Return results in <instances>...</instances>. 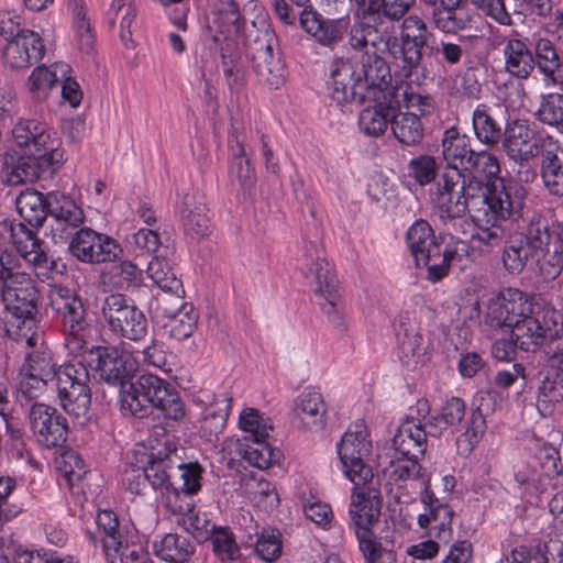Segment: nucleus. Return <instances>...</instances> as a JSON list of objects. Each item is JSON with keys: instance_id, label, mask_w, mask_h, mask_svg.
I'll return each mask as SVG.
<instances>
[{"instance_id": "obj_1", "label": "nucleus", "mask_w": 563, "mask_h": 563, "mask_svg": "<svg viewBox=\"0 0 563 563\" xmlns=\"http://www.w3.org/2000/svg\"><path fill=\"white\" fill-rule=\"evenodd\" d=\"M475 150L466 134L446 129L441 140V157L445 163L431 192V201L442 219L464 216L474 199L481 197L483 180L466 175Z\"/></svg>"}, {"instance_id": "obj_2", "label": "nucleus", "mask_w": 563, "mask_h": 563, "mask_svg": "<svg viewBox=\"0 0 563 563\" xmlns=\"http://www.w3.org/2000/svg\"><path fill=\"white\" fill-rule=\"evenodd\" d=\"M329 74L330 97L339 106L349 102L363 104L375 99L377 91L390 80L388 64L376 58L373 65L360 62L358 68L349 59L336 58L331 62Z\"/></svg>"}, {"instance_id": "obj_3", "label": "nucleus", "mask_w": 563, "mask_h": 563, "mask_svg": "<svg viewBox=\"0 0 563 563\" xmlns=\"http://www.w3.org/2000/svg\"><path fill=\"white\" fill-rule=\"evenodd\" d=\"M120 396L123 415L143 418L152 408H156L172 420H179L185 416L179 395L169 383L156 375H141L135 382L123 385Z\"/></svg>"}, {"instance_id": "obj_4", "label": "nucleus", "mask_w": 563, "mask_h": 563, "mask_svg": "<svg viewBox=\"0 0 563 563\" xmlns=\"http://www.w3.org/2000/svg\"><path fill=\"white\" fill-rule=\"evenodd\" d=\"M21 280L9 282L0 287L4 306V331L14 341H25L27 346H35L36 314L38 292L31 277L20 276Z\"/></svg>"}, {"instance_id": "obj_5", "label": "nucleus", "mask_w": 563, "mask_h": 563, "mask_svg": "<svg viewBox=\"0 0 563 563\" xmlns=\"http://www.w3.org/2000/svg\"><path fill=\"white\" fill-rule=\"evenodd\" d=\"M11 239L19 255L9 251L0 254V287L8 285L9 282L21 280L18 278L20 276L31 277L22 271L20 257L33 267L40 280L47 279L55 267V262L49 260L44 242L23 222L11 225Z\"/></svg>"}, {"instance_id": "obj_6", "label": "nucleus", "mask_w": 563, "mask_h": 563, "mask_svg": "<svg viewBox=\"0 0 563 563\" xmlns=\"http://www.w3.org/2000/svg\"><path fill=\"white\" fill-rule=\"evenodd\" d=\"M49 307L60 323L65 346L71 354L79 355L87 349L89 323L82 300L75 289L62 284L49 285Z\"/></svg>"}, {"instance_id": "obj_7", "label": "nucleus", "mask_w": 563, "mask_h": 563, "mask_svg": "<svg viewBox=\"0 0 563 563\" xmlns=\"http://www.w3.org/2000/svg\"><path fill=\"white\" fill-rule=\"evenodd\" d=\"M174 442L166 441L164 448L148 455L143 468L145 478L154 490L159 492L161 503L170 514H187L191 510L192 501L188 500L170 482L169 470L176 466L178 459Z\"/></svg>"}, {"instance_id": "obj_8", "label": "nucleus", "mask_w": 563, "mask_h": 563, "mask_svg": "<svg viewBox=\"0 0 563 563\" xmlns=\"http://www.w3.org/2000/svg\"><path fill=\"white\" fill-rule=\"evenodd\" d=\"M518 318L511 329L518 349L525 352L537 351L545 339H553L563 329L559 311L530 302L529 312Z\"/></svg>"}, {"instance_id": "obj_9", "label": "nucleus", "mask_w": 563, "mask_h": 563, "mask_svg": "<svg viewBox=\"0 0 563 563\" xmlns=\"http://www.w3.org/2000/svg\"><path fill=\"white\" fill-rule=\"evenodd\" d=\"M526 195V189L522 186L511 181L507 183L505 179L483 181L481 197L474 199L470 207L482 200L483 207L476 210V214L505 222L520 216Z\"/></svg>"}, {"instance_id": "obj_10", "label": "nucleus", "mask_w": 563, "mask_h": 563, "mask_svg": "<svg viewBox=\"0 0 563 563\" xmlns=\"http://www.w3.org/2000/svg\"><path fill=\"white\" fill-rule=\"evenodd\" d=\"M101 314L109 330L118 336L137 342L147 335L148 322L145 314L123 294L106 296Z\"/></svg>"}, {"instance_id": "obj_11", "label": "nucleus", "mask_w": 563, "mask_h": 563, "mask_svg": "<svg viewBox=\"0 0 563 563\" xmlns=\"http://www.w3.org/2000/svg\"><path fill=\"white\" fill-rule=\"evenodd\" d=\"M400 34L396 35L397 48L390 47V58L401 67L402 76L409 77L422 62V51L433 38L426 21L417 15H407L399 25Z\"/></svg>"}, {"instance_id": "obj_12", "label": "nucleus", "mask_w": 563, "mask_h": 563, "mask_svg": "<svg viewBox=\"0 0 563 563\" xmlns=\"http://www.w3.org/2000/svg\"><path fill=\"white\" fill-rule=\"evenodd\" d=\"M101 534L102 548L110 563H146L147 553L142 545L133 542L128 530L119 523L111 510H100L96 519Z\"/></svg>"}, {"instance_id": "obj_13", "label": "nucleus", "mask_w": 563, "mask_h": 563, "mask_svg": "<svg viewBox=\"0 0 563 563\" xmlns=\"http://www.w3.org/2000/svg\"><path fill=\"white\" fill-rule=\"evenodd\" d=\"M372 442L368 440L367 428L363 422L349 427L338 444V454L346 477L355 485H365L373 478L369 466L364 459L371 453Z\"/></svg>"}, {"instance_id": "obj_14", "label": "nucleus", "mask_w": 563, "mask_h": 563, "mask_svg": "<svg viewBox=\"0 0 563 563\" xmlns=\"http://www.w3.org/2000/svg\"><path fill=\"white\" fill-rule=\"evenodd\" d=\"M11 133L15 145L25 154L43 156L59 166L64 162L60 141L46 123L34 119H20Z\"/></svg>"}, {"instance_id": "obj_15", "label": "nucleus", "mask_w": 563, "mask_h": 563, "mask_svg": "<svg viewBox=\"0 0 563 563\" xmlns=\"http://www.w3.org/2000/svg\"><path fill=\"white\" fill-rule=\"evenodd\" d=\"M347 44L362 53L361 63L373 65L376 59H384V55L390 57V47L396 46L394 26L383 23L356 21L347 27Z\"/></svg>"}, {"instance_id": "obj_16", "label": "nucleus", "mask_w": 563, "mask_h": 563, "mask_svg": "<svg viewBox=\"0 0 563 563\" xmlns=\"http://www.w3.org/2000/svg\"><path fill=\"white\" fill-rule=\"evenodd\" d=\"M0 34L12 35L3 49L4 63L12 69L27 68L44 54L40 35L30 30H19L9 12H0Z\"/></svg>"}, {"instance_id": "obj_17", "label": "nucleus", "mask_w": 563, "mask_h": 563, "mask_svg": "<svg viewBox=\"0 0 563 563\" xmlns=\"http://www.w3.org/2000/svg\"><path fill=\"white\" fill-rule=\"evenodd\" d=\"M276 37L273 31H260L247 44V56L258 79L269 88H279L285 79V67L278 54H275Z\"/></svg>"}, {"instance_id": "obj_18", "label": "nucleus", "mask_w": 563, "mask_h": 563, "mask_svg": "<svg viewBox=\"0 0 563 563\" xmlns=\"http://www.w3.org/2000/svg\"><path fill=\"white\" fill-rule=\"evenodd\" d=\"M59 165L45 157L8 151L1 161L0 179L9 186L32 184L45 175H52Z\"/></svg>"}, {"instance_id": "obj_19", "label": "nucleus", "mask_w": 563, "mask_h": 563, "mask_svg": "<svg viewBox=\"0 0 563 563\" xmlns=\"http://www.w3.org/2000/svg\"><path fill=\"white\" fill-rule=\"evenodd\" d=\"M69 251L80 262L104 263L114 261L122 250L112 238L90 228H80L71 236Z\"/></svg>"}, {"instance_id": "obj_20", "label": "nucleus", "mask_w": 563, "mask_h": 563, "mask_svg": "<svg viewBox=\"0 0 563 563\" xmlns=\"http://www.w3.org/2000/svg\"><path fill=\"white\" fill-rule=\"evenodd\" d=\"M534 461L536 465L519 470L515 478L520 485H526L531 493L542 496L547 493V484L561 478V459L555 448L544 445L536 453Z\"/></svg>"}, {"instance_id": "obj_21", "label": "nucleus", "mask_w": 563, "mask_h": 563, "mask_svg": "<svg viewBox=\"0 0 563 563\" xmlns=\"http://www.w3.org/2000/svg\"><path fill=\"white\" fill-rule=\"evenodd\" d=\"M29 418L31 430L43 446L60 448L66 442L67 420L56 408L36 402L31 407Z\"/></svg>"}, {"instance_id": "obj_22", "label": "nucleus", "mask_w": 563, "mask_h": 563, "mask_svg": "<svg viewBox=\"0 0 563 563\" xmlns=\"http://www.w3.org/2000/svg\"><path fill=\"white\" fill-rule=\"evenodd\" d=\"M531 297L516 288H508L487 305L484 321L490 328H510L518 322V318L529 312Z\"/></svg>"}, {"instance_id": "obj_23", "label": "nucleus", "mask_w": 563, "mask_h": 563, "mask_svg": "<svg viewBox=\"0 0 563 563\" xmlns=\"http://www.w3.org/2000/svg\"><path fill=\"white\" fill-rule=\"evenodd\" d=\"M89 353L96 356L95 369L99 378L110 385H119L121 389L136 371L132 355L114 346H91Z\"/></svg>"}, {"instance_id": "obj_24", "label": "nucleus", "mask_w": 563, "mask_h": 563, "mask_svg": "<svg viewBox=\"0 0 563 563\" xmlns=\"http://www.w3.org/2000/svg\"><path fill=\"white\" fill-rule=\"evenodd\" d=\"M501 146L511 161H531L542 147V139L526 121L515 120L507 123Z\"/></svg>"}, {"instance_id": "obj_25", "label": "nucleus", "mask_w": 563, "mask_h": 563, "mask_svg": "<svg viewBox=\"0 0 563 563\" xmlns=\"http://www.w3.org/2000/svg\"><path fill=\"white\" fill-rule=\"evenodd\" d=\"M47 210L54 219L52 224L54 238L68 239L73 236L86 220L82 208L75 200L59 192L47 195Z\"/></svg>"}, {"instance_id": "obj_26", "label": "nucleus", "mask_w": 563, "mask_h": 563, "mask_svg": "<svg viewBox=\"0 0 563 563\" xmlns=\"http://www.w3.org/2000/svg\"><path fill=\"white\" fill-rule=\"evenodd\" d=\"M299 21L306 33L311 35L320 45L328 47L339 44L349 27L347 19H325L312 10L311 7L302 10Z\"/></svg>"}, {"instance_id": "obj_27", "label": "nucleus", "mask_w": 563, "mask_h": 563, "mask_svg": "<svg viewBox=\"0 0 563 563\" xmlns=\"http://www.w3.org/2000/svg\"><path fill=\"white\" fill-rule=\"evenodd\" d=\"M405 241L417 267H427L439 256L440 243L427 220H416L407 230Z\"/></svg>"}, {"instance_id": "obj_28", "label": "nucleus", "mask_w": 563, "mask_h": 563, "mask_svg": "<svg viewBox=\"0 0 563 563\" xmlns=\"http://www.w3.org/2000/svg\"><path fill=\"white\" fill-rule=\"evenodd\" d=\"M522 236L525 244L532 252V261L539 265L540 269L550 277L558 276L562 269L560 257L553 255L551 260H547L551 240L547 222L541 219L532 220Z\"/></svg>"}, {"instance_id": "obj_29", "label": "nucleus", "mask_w": 563, "mask_h": 563, "mask_svg": "<svg viewBox=\"0 0 563 563\" xmlns=\"http://www.w3.org/2000/svg\"><path fill=\"white\" fill-rule=\"evenodd\" d=\"M472 263L470 244L461 239L451 238L444 247H439V256L430 263L427 274L428 280L437 283L444 278L451 267L464 269Z\"/></svg>"}, {"instance_id": "obj_30", "label": "nucleus", "mask_w": 563, "mask_h": 563, "mask_svg": "<svg viewBox=\"0 0 563 563\" xmlns=\"http://www.w3.org/2000/svg\"><path fill=\"white\" fill-rule=\"evenodd\" d=\"M503 55L506 71L518 79H527L534 69L533 53L517 33L505 38Z\"/></svg>"}, {"instance_id": "obj_31", "label": "nucleus", "mask_w": 563, "mask_h": 563, "mask_svg": "<svg viewBox=\"0 0 563 563\" xmlns=\"http://www.w3.org/2000/svg\"><path fill=\"white\" fill-rule=\"evenodd\" d=\"M183 227L192 238H203L210 232V219L203 197L197 194H186L178 206Z\"/></svg>"}, {"instance_id": "obj_32", "label": "nucleus", "mask_w": 563, "mask_h": 563, "mask_svg": "<svg viewBox=\"0 0 563 563\" xmlns=\"http://www.w3.org/2000/svg\"><path fill=\"white\" fill-rule=\"evenodd\" d=\"M294 411L303 428L322 431L325 427L327 405L318 390L306 389L295 400Z\"/></svg>"}, {"instance_id": "obj_33", "label": "nucleus", "mask_w": 563, "mask_h": 563, "mask_svg": "<svg viewBox=\"0 0 563 563\" xmlns=\"http://www.w3.org/2000/svg\"><path fill=\"white\" fill-rule=\"evenodd\" d=\"M53 382H55L57 396L65 411L76 417L87 413L91 402L88 385L71 383L64 375H56Z\"/></svg>"}, {"instance_id": "obj_34", "label": "nucleus", "mask_w": 563, "mask_h": 563, "mask_svg": "<svg viewBox=\"0 0 563 563\" xmlns=\"http://www.w3.org/2000/svg\"><path fill=\"white\" fill-rule=\"evenodd\" d=\"M534 67L543 75L547 82L556 85L563 82V55L554 43L540 37L534 43Z\"/></svg>"}, {"instance_id": "obj_35", "label": "nucleus", "mask_w": 563, "mask_h": 563, "mask_svg": "<svg viewBox=\"0 0 563 563\" xmlns=\"http://www.w3.org/2000/svg\"><path fill=\"white\" fill-rule=\"evenodd\" d=\"M428 428L416 423L413 419L405 420L393 438V446L401 456L420 457L427 449Z\"/></svg>"}, {"instance_id": "obj_36", "label": "nucleus", "mask_w": 563, "mask_h": 563, "mask_svg": "<svg viewBox=\"0 0 563 563\" xmlns=\"http://www.w3.org/2000/svg\"><path fill=\"white\" fill-rule=\"evenodd\" d=\"M349 515L354 531L373 529L380 515V499L364 492H357L355 487L351 495Z\"/></svg>"}, {"instance_id": "obj_37", "label": "nucleus", "mask_w": 563, "mask_h": 563, "mask_svg": "<svg viewBox=\"0 0 563 563\" xmlns=\"http://www.w3.org/2000/svg\"><path fill=\"white\" fill-rule=\"evenodd\" d=\"M231 402V395L222 393L203 409L200 418V432L206 440L211 442L222 433L230 413Z\"/></svg>"}, {"instance_id": "obj_38", "label": "nucleus", "mask_w": 563, "mask_h": 563, "mask_svg": "<svg viewBox=\"0 0 563 563\" xmlns=\"http://www.w3.org/2000/svg\"><path fill=\"white\" fill-rule=\"evenodd\" d=\"M70 71V66L63 62L54 63L51 67L34 68L27 80L32 97L36 100L45 99L49 90L59 82V79H65Z\"/></svg>"}, {"instance_id": "obj_39", "label": "nucleus", "mask_w": 563, "mask_h": 563, "mask_svg": "<svg viewBox=\"0 0 563 563\" xmlns=\"http://www.w3.org/2000/svg\"><path fill=\"white\" fill-rule=\"evenodd\" d=\"M243 22L244 20L235 0H213L211 4L210 29H216L227 37L236 34Z\"/></svg>"}, {"instance_id": "obj_40", "label": "nucleus", "mask_w": 563, "mask_h": 563, "mask_svg": "<svg viewBox=\"0 0 563 563\" xmlns=\"http://www.w3.org/2000/svg\"><path fill=\"white\" fill-rule=\"evenodd\" d=\"M420 501L424 507V511L418 516V526L421 529L430 528V521H442V528L449 516H454L453 509L442 503L430 488V478L423 477L422 490L420 493Z\"/></svg>"}, {"instance_id": "obj_41", "label": "nucleus", "mask_w": 563, "mask_h": 563, "mask_svg": "<svg viewBox=\"0 0 563 563\" xmlns=\"http://www.w3.org/2000/svg\"><path fill=\"white\" fill-rule=\"evenodd\" d=\"M154 553L168 563H185L195 552V545L187 537L167 533L154 542Z\"/></svg>"}, {"instance_id": "obj_42", "label": "nucleus", "mask_w": 563, "mask_h": 563, "mask_svg": "<svg viewBox=\"0 0 563 563\" xmlns=\"http://www.w3.org/2000/svg\"><path fill=\"white\" fill-rule=\"evenodd\" d=\"M433 26L444 34H456L470 26V15L461 4L435 5L431 15Z\"/></svg>"}, {"instance_id": "obj_43", "label": "nucleus", "mask_w": 563, "mask_h": 563, "mask_svg": "<svg viewBox=\"0 0 563 563\" xmlns=\"http://www.w3.org/2000/svg\"><path fill=\"white\" fill-rule=\"evenodd\" d=\"M390 126L395 137L404 145H416L422 140L423 126L416 112H395L393 109Z\"/></svg>"}, {"instance_id": "obj_44", "label": "nucleus", "mask_w": 563, "mask_h": 563, "mask_svg": "<svg viewBox=\"0 0 563 563\" xmlns=\"http://www.w3.org/2000/svg\"><path fill=\"white\" fill-rule=\"evenodd\" d=\"M16 210L25 223L33 228L42 227L47 210V198L33 189L22 191L15 200Z\"/></svg>"}, {"instance_id": "obj_45", "label": "nucleus", "mask_w": 563, "mask_h": 563, "mask_svg": "<svg viewBox=\"0 0 563 563\" xmlns=\"http://www.w3.org/2000/svg\"><path fill=\"white\" fill-rule=\"evenodd\" d=\"M409 0H368L363 8V19L383 23V19L391 22L402 21L411 9Z\"/></svg>"}, {"instance_id": "obj_46", "label": "nucleus", "mask_w": 563, "mask_h": 563, "mask_svg": "<svg viewBox=\"0 0 563 563\" xmlns=\"http://www.w3.org/2000/svg\"><path fill=\"white\" fill-rule=\"evenodd\" d=\"M186 306H191V303L185 301L183 284L178 285L177 290L174 286L173 288L158 289L151 302V309L158 322L164 321L165 318H170Z\"/></svg>"}, {"instance_id": "obj_47", "label": "nucleus", "mask_w": 563, "mask_h": 563, "mask_svg": "<svg viewBox=\"0 0 563 563\" xmlns=\"http://www.w3.org/2000/svg\"><path fill=\"white\" fill-rule=\"evenodd\" d=\"M465 402L461 398H450L441 407L440 412L432 416L426 423L429 434L438 437L444 430L459 424L465 416Z\"/></svg>"}, {"instance_id": "obj_48", "label": "nucleus", "mask_w": 563, "mask_h": 563, "mask_svg": "<svg viewBox=\"0 0 563 563\" xmlns=\"http://www.w3.org/2000/svg\"><path fill=\"white\" fill-rule=\"evenodd\" d=\"M68 9L73 15L76 45L81 52L90 53L95 46V35L87 19L84 0H69Z\"/></svg>"}, {"instance_id": "obj_49", "label": "nucleus", "mask_w": 563, "mask_h": 563, "mask_svg": "<svg viewBox=\"0 0 563 563\" xmlns=\"http://www.w3.org/2000/svg\"><path fill=\"white\" fill-rule=\"evenodd\" d=\"M136 15V8L133 0H112L108 11L109 23L111 25L119 23L120 38L125 46L132 43V26Z\"/></svg>"}, {"instance_id": "obj_50", "label": "nucleus", "mask_w": 563, "mask_h": 563, "mask_svg": "<svg viewBox=\"0 0 563 563\" xmlns=\"http://www.w3.org/2000/svg\"><path fill=\"white\" fill-rule=\"evenodd\" d=\"M529 260H532V252L525 244L522 234H515L505 241L501 261L508 273H521Z\"/></svg>"}, {"instance_id": "obj_51", "label": "nucleus", "mask_w": 563, "mask_h": 563, "mask_svg": "<svg viewBox=\"0 0 563 563\" xmlns=\"http://www.w3.org/2000/svg\"><path fill=\"white\" fill-rule=\"evenodd\" d=\"M366 563H397L396 553L382 547L372 529L354 531Z\"/></svg>"}, {"instance_id": "obj_52", "label": "nucleus", "mask_w": 563, "mask_h": 563, "mask_svg": "<svg viewBox=\"0 0 563 563\" xmlns=\"http://www.w3.org/2000/svg\"><path fill=\"white\" fill-rule=\"evenodd\" d=\"M228 142L231 154V176L235 177L242 187L252 186L254 184V170L245 155L243 144L238 140L233 131L230 132Z\"/></svg>"}, {"instance_id": "obj_53", "label": "nucleus", "mask_w": 563, "mask_h": 563, "mask_svg": "<svg viewBox=\"0 0 563 563\" xmlns=\"http://www.w3.org/2000/svg\"><path fill=\"white\" fill-rule=\"evenodd\" d=\"M198 314L195 312L194 306H186L179 312L170 318H165L162 323L163 329L169 338L183 341L192 335L197 328Z\"/></svg>"}, {"instance_id": "obj_54", "label": "nucleus", "mask_w": 563, "mask_h": 563, "mask_svg": "<svg viewBox=\"0 0 563 563\" xmlns=\"http://www.w3.org/2000/svg\"><path fill=\"white\" fill-rule=\"evenodd\" d=\"M473 129L477 140L488 146H495L501 139V128L488 113L485 104H479L473 112Z\"/></svg>"}, {"instance_id": "obj_55", "label": "nucleus", "mask_w": 563, "mask_h": 563, "mask_svg": "<svg viewBox=\"0 0 563 563\" xmlns=\"http://www.w3.org/2000/svg\"><path fill=\"white\" fill-rule=\"evenodd\" d=\"M305 277L314 285L316 295L338 289L339 282L335 273L329 262L320 255H317L316 260L308 265Z\"/></svg>"}, {"instance_id": "obj_56", "label": "nucleus", "mask_w": 563, "mask_h": 563, "mask_svg": "<svg viewBox=\"0 0 563 563\" xmlns=\"http://www.w3.org/2000/svg\"><path fill=\"white\" fill-rule=\"evenodd\" d=\"M391 113L393 108L385 107L382 103L365 108L358 115L360 130L364 134L374 137L384 134L388 123H390Z\"/></svg>"}, {"instance_id": "obj_57", "label": "nucleus", "mask_w": 563, "mask_h": 563, "mask_svg": "<svg viewBox=\"0 0 563 563\" xmlns=\"http://www.w3.org/2000/svg\"><path fill=\"white\" fill-rule=\"evenodd\" d=\"M172 354L165 351V345L155 339L144 346L142 350H136L132 354L135 366L142 364L144 366H151L158 368L164 373H172L173 363L169 361Z\"/></svg>"}, {"instance_id": "obj_58", "label": "nucleus", "mask_w": 563, "mask_h": 563, "mask_svg": "<svg viewBox=\"0 0 563 563\" xmlns=\"http://www.w3.org/2000/svg\"><path fill=\"white\" fill-rule=\"evenodd\" d=\"M541 177L551 195L563 197V163L552 151L542 153Z\"/></svg>"}, {"instance_id": "obj_59", "label": "nucleus", "mask_w": 563, "mask_h": 563, "mask_svg": "<svg viewBox=\"0 0 563 563\" xmlns=\"http://www.w3.org/2000/svg\"><path fill=\"white\" fill-rule=\"evenodd\" d=\"M473 221L476 231L472 234V240L487 247L500 246L505 240V229L500 221H495L482 214H473Z\"/></svg>"}, {"instance_id": "obj_60", "label": "nucleus", "mask_w": 563, "mask_h": 563, "mask_svg": "<svg viewBox=\"0 0 563 563\" xmlns=\"http://www.w3.org/2000/svg\"><path fill=\"white\" fill-rule=\"evenodd\" d=\"M486 429L485 418L481 411H474L468 418L466 430L456 439V450L462 456L472 453Z\"/></svg>"}, {"instance_id": "obj_61", "label": "nucleus", "mask_w": 563, "mask_h": 563, "mask_svg": "<svg viewBox=\"0 0 563 563\" xmlns=\"http://www.w3.org/2000/svg\"><path fill=\"white\" fill-rule=\"evenodd\" d=\"M214 555L222 562H234L240 559L241 551L233 532L228 527H219L209 539Z\"/></svg>"}, {"instance_id": "obj_62", "label": "nucleus", "mask_w": 563, "mask_h": 563, "mask_svg": "<svg viewBox=\"0 0 563 563\" xmlns=\"http://www.w3.org/2000/svg\"><path fill=\"white\" fill-rule=\"evenodd\" d=\"M500 165L497 157L486 151L474 152V156L471 159L470 170H466V175L475 176L477 179L483 177L486 183L495 179H504L499 176Z\"/></svg>"}, {"instance_id": "obj_63", "label": "nucleus", "mask_w": 563, "mask_h": 563, "mask_svg": "<svg viewBox=\"0 0 563 563\" xmlns=\"http://www.w3.org/2000/svg\"><path fill=\"white\" fill-rule=\"evenodd\" d=\"M537 114L542 123L554 126L563 133V95L543 96Z\"/></svg>"}, {"instance_id": "obj_64", "label": "nucleus", "mask_w": 563, "mask_h": 563, "mask_svg": "<svg viewBox=\"0 0 563 563\" xmlns=\"http://www.w3.org/2000/svg\"><path fill=\"white\" fill-rule=\"evenodd\" d=\"M283 551L282 534L277 529H263L255 543L256 555L268 563L280 558Z\"/></svg>"}]
</instances>
